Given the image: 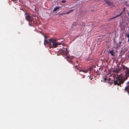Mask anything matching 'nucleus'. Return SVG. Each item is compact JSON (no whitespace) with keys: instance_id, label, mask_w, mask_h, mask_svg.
<instances>
[{"instance_id":"nucleus-1","label":"nucleus","mask_w":129,"mask_h":129,"mask_svg":"<svg viewBox=\"0 0 129 129\" xmlns=\"http://www.w3.org/2000/svg\"><path fill=\"white\" fill-rule=\"evenodd\" d=\"M127 69V70L125 72V77L123 78L121 76V74L119 75H118V78L116 80H114V83L115 85H119L120 84H122L124 81L126 80L128 77H129V69L126 67L124 69Z\"/></svg>"},{"instance_id":"nucleus-2","label":"nucleus","mask_w":129,"mask_h":129,"mask_svg":"<svg viewBox=\"0 0 129 129\" xmlns=\"http://www.w3.org/2000/svg\"><path fill=\"white\" fill-rule=\"evenodd\" d=\"M45 39L44 40V44L45 45H48L50 48L52 47L56 48L58 45L61 44L60 43H57L56 39H50L48 40L46 39V36L44 35Z\"/></svg>"},{"instance_id":"nucleus-3","label":"nucleus","mask_w":129,"mask_h":129,"mask_svg":"<svg viewBox=\"0 0 129 129\" xmlns=\"http://www.w3.org/2000/svg\"><path fill=\"white\" fill-rule=\"evenodd\" d=\"M25 14L26 15L25 19L29 21H31L33 20L34 16L32 15L27 13H25Z\"/></svg>"},{"instance_id":"nucleus-4","label":"nucleus","mask_w":129,"mask_h":129,"mask_svg":"<svg viewBox=\"0 0 129 129\" xmlns=\"http://www.w3.org/2000/svg\"><path fill=\"white\" fill-rule=\"evenodd\" d=\"M126 84L127 85L125 88L124 90L127 91L129 94V81L126 83Z\"/></svg>"},{"instance_id":"nucleus-5","label":"nucleus","mask_w":129,"mask_h":129,"mask_svg":"<svg viewBox=\"0 0 129 129\" xmlns=\"http://www.w3.org/2000/svg\"><path fill=\"white\" fill-rule=\"evenodd\" d=\"M62 51L64 54L67 55L68 53L67 49V48H64L63 49Z\"/></svg>"},{"instance_id":"nucleus-6","label":"nucleus","mask_w":129,"mask_h":129,"mask_svg":"<svg viewBox=\"0 0 129 129\" xmlns=\"http://www.w3.org/2000/svg\"><path fill=\"white\" fill-rule=\"evenodd\" d=\"M104 82H109V81L110 80V79H108L107 76H105L104 78Z\"/></svg>"},{"instance_id":"nucleus-7","label":"nucleus","mask_w":129,"mask_h":129,"mask_svg":"<svg viewBox=\"0 0 129 129\" xmlns=\"http://www.w3.org/2000/svg\"><path fill=\"white\" fill-rule=\"evenodd\" d=\"M108 53L110 54L112 56H114L115 53L114 52V51L113 50H109Z\"/></svg>"},{"instance_id":"nucleus-8","label":"nucleus","mask_w":129,"mask_h":129,"mask_svg":"<svg viewBox=\"0 0 129 129\" xmlns=\"http://www.w3.org/2000/svg\"><path fill=\"white\" fill-rule=\"evenodd\" d=\"M88 69H86L85 70H79V71L80 72H83L84 73H87L88 72Z\"/></svg>"},{"instance_id":"nucleus-9","label":"nucleus","mask_w":129,"mask_h":129,"mask_svg":"<svg viewBox=\"0 0 129 129\" xmlns=\"http://www.w3.org/2000/svg\"><path fill=\"white\" fill-rule=\"evenodd\" d=\"M60 8L59 6L56 7H55L53 10V12L56 11L57 10L59 9Z\"/></svg>"},{"instance_id":"nucleus-10","label":"nucleus","mask_w":129,"mask_h":129,"mask_svg":"<svg viewBox=\"0 0 129 129\" xmlns=\"http://www.w3.org/2000/svg\"><path fill=\"white\" fill-rule=\"evenodd\" d=\"M106 3L108 5L110 6H111L112 5L111 3L110 2L107 1L106 2Z\"/></svg>"},{"instance_id":"nucleus-11","label":"nucleus","mask_w":129,"mask_h":129,"mask_svg":"<svg viewBox=\"0 0 129 129\" xmlns=\"http://www.w3.org/2000/svg\"><path fill=\"white\" fill-rule=\"evenodd\" d=\"M79 66V65H78V66H74V67L76 69H77L78 70H80L79 69V68L80 67Z\"/></svg>"},{"instance_id":"nucleus-12","label":"nucleus","mask_w":129,"mask_h":129,"mask_svg":"<svg viewBox=\"0 0 129 129\" xmlns=\"http://www.w3.org/2000/svg\"><path fill=\"white\" fill-rule=\"evenodd\" d=\"M121 13L120 14H119V15H117L116 16H115V17H113L112 18H111V19H114L116 17H117L119 16H120V15H121Z\"/></svg>"},{"instance_id":"nucleus-13","label":"nucleus","mask_w":129,"mask_h":129,"mask_svg":"<svg viewBox=\"0 0 129 129\" xmlns=\"http://www.w3.org/2000/svg\"><path fill=\"white\" fill-rule=\"evenodd\" d=\"M125 36L127 37L128 38V39H129V34H125Z\"/></svg>"},{"instance_id":"nucleus-14","label":"nucleus","mask_w":129,"mask_h":129,"mask_svg":"<svg viewBox=\"0 0 129 129\" xmlns=\"http://www.w3.org/2000/svg\"><path fill=\"white\" fill-rule=\"evenodd\" d=\"M66 0H63L62 1L61 3H64L66 2Z\"/></svg>"},{"instance_id":"nucleus-15","label":"nucleus","mask_w":129,"mask_h":129,"mask_svg":"<svg viewBox=\"0 0 129 129\" xmlns=\"http://www.w3.org/2000/svg\"><path fill=\"white\" fill-rule=\"evenodd\" d=\"M68 61L69 63H72V61H71V60H69V59H68Z\"/></svg>"},{"instance_id":"nucleus-16","label":"nucleus","mask_w":129,"mask_h":129,"mask_svg":"<svg viewBox=\"0 0 129 129\" xmlns=\"http://www.w3.org/2000/svg\"><path fill=\"white\" fill-rule=\"evenodd\" d=\"M92 67H91L90 68H89L87 69H88V71L89 70L90 71H91V69H92Z\"/></svg>"},{"instance_id":"nucleus-17","label":"nucleus","mask_w":129,"mask_h":129,"mask_svg":"<svg viewBox=\"0 0 129 129\" xmlns=\"http://www.w3.org/2000/svg\"><path fill=\"white\" fill-rule=\"evenodd\" d=\"M74 9H71V10H70L69 11V12H70V13L72 12L73 11H74Z\"/></svg>"},{"instance_id":"nucleus-18","label":"nucleus","mask_w":129,"mask_h":129,"mask_svg":"<svg viewBox=\"0 0 129 129\" xmlns=\"http://www.w3.org/2000/svg\"><path fill=\"white\" fill-rule=\"evenodd\" d=\"M74 9H71V10H70L69 11V12H70V13L72 12L73 11H74Z\"/></svg>"},{"instance_id":"nucleus-19","label":"nucleus","mask_w":129,"mask_h":129,"mask_svg":"<svg viewBox=\"0 0 129 129\" xmlns=\"http://www.w3.org/2000/svg\"><path fill=\"white\" fill-rule=\"evenodd\" d=\"M70 13V12L69 11H68V12H66V13H64V14H69V13Z\"/></svg>"},{"instance_id":"nucleus-20","label":"nucleus","mask_w":129,"mask_h":129,"mask_svg":"<svg viewBox=\"0 0 129 129\" xmlns=\"http://www.w3.org/2000/svg\"><path fill=\"white\" fill-rule=\"evenodd\" d=\"M89 78L91 80H92V77L91 76H90L89 77Z\"/></svg>"},{"instance_id":"nucleus-21","label":"nucleus","mask_w":129,"mask_h":129,"mask_svg":"<svg viewBox=\"0 0 129 129\" xmlns=\"http://www.w3.org/2000/svg\"><path fill=\"white\" fill-rule=\"evenodd\" d=\"M64 13H60L59 14V15H61L62 14H64Z\"/></svg>"},{"instance_id":"nucleus-22","label":"nucleus","mask_w":129,"mask_h":129,"mask_svg":"<svg viewBox=\"0 0 129 129\" xmlns=\"http://www.w3.org/2000/svg\"><path fill=\"white\" fill-rule=\"evenodd\" d=\"M71 64H72L73 65L75 64V63H74V62H73L72 61V63H71Z\"/></svg>"},{"instance_id":"nucleus-23","label":"nucleus","mask_w":129,"mask_h":129,"mask_svg":"<svg viewBox=\"0 0 129 129\" xmlns=\"http://www.w3.org/2000/svg\"><path fill=\"white\" fill-rule=\"evenodd\" d=\"M29 25L30 26H31V24H30L29 23Z\"/></svg>"},{"instance_id":"nucleus-24","label":"nucleus","mask_w":129,"mask_h":129,"mask_svg":"<svg viewBox=\"0 0 129 129\" xmlns=\"http://www.w3.org/2000/svg\"><path fill=\"white\" fill-rule=\"evenodd\" d=\"M125 8H124L123 9V11L124 12L125 11Z\"/></svg>"},{"instance_id":"nucleus-25","label":"nucleus","mask_w":129,"mask_h":129,"mask_svg":"<svg viewBox=\"0 0 129 129\" xmlns=\"http://www.w3.org/2000/svg\"><path fill=\"white\" fill-rule=\"evenodd\" d=\"M125 5H126L127 6H128V5H127V4H125Z\"/></svg>"},{"instance_id":"nucleus-26","label":"nucleus","mask_w":129,"mask_h":129,"mask_svg":"<svg viewBox=\"0 0 129 129\" xmlns=\"http://www.w3.org/2000/svg\"><path fill=\"white\" fill-rule=\"evenodd\" d=\"M128 16H129V12L128 13Z\"/></svg>"},{"instance_id":"nucleus-27","label":"nucleus","mask_w":129,"mask_h":129,"mask_svg":"<svg viewBox=\"0 0 129 129\" xmlns=\"http://www.w3.org/2000/svg\"><path fill=\"white\" fill-rule=\"evenodd\" d=\"M82 26H85V25H82Z\"/></svg>"},{"instance_id":"nucleus-28","label":"nucleus","mask_w":129,"mask_h":129,"mask_svg":"<svg viewBox=\"0 0 129 129\" xmlns=\"http://www.w3.org/2000/svg\"><path fill=\"white\" fill-rule=\"evenodd\" d=\"M128 43H129V39H128Z\"/></svg>"},{"instance_id":"nucleus-29","label":"nucleus","mask_w":129,"mask_h":129,"mask_svg":"<svg viewBox=\"0 0 129 129\" xmlns=\"http://www.w3.org/2000/svg\"><path fill=\"white\" fill-rule=\"evenodd\" d=\"M128 28H129V27H128Z\"/></svg>"},{"instance_id":"nucleus-30","label":"nucleus","mask_w":129,"mask_h":129,"mask_svg":"<svg viewBox=\"0 0 129 129\" xmlns=\"http://www.w3.org/2000/svg\"><path fill=\"white\" fill-rule=\"evenodd\" d=\"M128 43H129V42Z\"/></svg>"}]
</instances>
